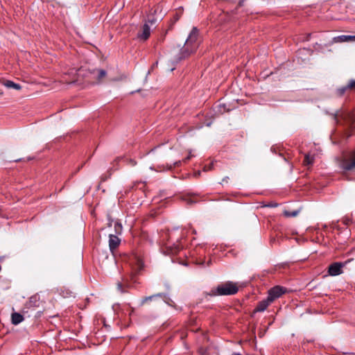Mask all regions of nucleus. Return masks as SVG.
Masks as SVG:
<instances>
[{"mask_svg":"<svg viewBox=\"0 0 355 355\" xmlns=\"http://www.w3.org/2000/svg\"><path fill=\"white\" fill-rule=\"evenodd\" d=\"M198 30L196 27H193L182 49L180 60L194 53L198 49Z\"/></svg>","mask_w":355,"mask_h":355,"instance_id":"obj_1","label":"nucleus"},{"mask_svg":"<svg viewBox=\"0 0 355 355\" xmlns=\"http://www.w3.org/2000/svg\"><path fill=\"white\" fill-rule=\"evenodd\" d=\"M238 291L239 288L236 283L227 282L218 285L216 288L211 289L209 295L211 296L231 295L236 294Z\"/></svg>","mask_w":355,"mask_h":355,"instance_id":"obj_2","label":"nucleus"},{"mask_svg":"<svg viewBox=\"0 0 355 355\" xmlns=\"http://www.w3.org/2000/svg\"><path fill=\"white\" fill-rule=\"evenodd\" d=\"M339 166L343 171H352L355 168V151L343 157L339 161Z\"/></svg>","mask_w":355,"mask_h":355,"instance_id":"obj_3","label":"nucleus"},{"mask_svg":"<svg viewBox=\"0 0 355 355\" xmlns=\"http://www.w3.org/2000/svg\"><path fill=\"white\" fill-rule=\"evenodd\" d=\"M133 272L136 274L138 273L144 267L142 259L136 254H133L127 257L126 260Z\"/></svg>","mask_w":355,"mask_h":355,"instance_id":"obj_4","label":"nucleus"},{"mask_svg":"<svg viewBox=\"0 0 355 355\" xmlns=\"http://www.w3.org/2000/svg\"><path fill=\"white\" fill-rule=\"evenodd\" d=\"M335 117L336 119L339 118L343 119L352 129H355V112H341L338 113Z\"/></svg>","mask_w":355,"mask_h":355,"instance_id":"obj_5","label":"nucleus"},{"mask_svg":"<svg viewBox=\"0 0 355 355\" xmlns=\"http://www.w3.org/2000/svg\"><path fill=\"white\" fill-rule=\"evenodd\" d=\"M286 291V288L283 286H274L268 291V300L272 302L275 299L279 297L282 294L285 293Z\"/></svg>","mask_w":355,"mask_h":355,"instance_id":"obj_6","label":"nucleus"},{"mask_svg":"<svg viewBox=\"0 0 355 355\" xmlns=\"http://www.w3.org/2000/svg\"><path fill=\"white\" fill-rule=\"evenodd\" d=\"M347 262H335L329 266L328 272L331 276H336L343 273V268Z\"/></svg>","mask_w":355,"mask_h":355,"instance_id":"obj_7","label":"nucleus"},{"mask_svg":"<svg viewBox=\"0 0 355 355\" xmlns=\"http://www.w3.org/2000/svg\"><path fill=\"white\" fill-rule=\"evenodd\" d=\"M351 92H355V80H350L347 85L340 87L337 89V94L339 96H343Z\"/></svg>","mask_w":355,"mask_h":355,"instance_id":"obj_8","label":"nucleus"},{"mask_svg":"<svg viewBox=\"0 0 355 355\" xmlns=\"http://www.w3.org/2000/svg\"><path fill=\"white\" fill-rule=\"evenodd\" d=\"M121 243V240L118 236L110 234L109 236V247L110 250L112 252V254H114L115 250L119 247Z\"/></svg>","mask_w":355,"mask_h":355,"instance_id":"obj_9","label":"nucleus"},{"mask_svg":"<svg viewBox=\"0 0 355 355\" xmlns=\"http://www.w3.org/2000/svg\"><path fill=\"white\" fill-rule=\"evenodd\" d=\"M40 305V295L36 294L31 296L29 300L26 302V307L28 309H34L39 307Z\"/></svg>","mask_w":355,"mask_h":355,"instance_id":"obj_10","label":"nucleus"},{"mask_svg":"<svg viewBox=\"0 0 355 355\" xmlns=\"http://www.w3.org/2000/svg\"><path fill=\"white\" fill-rule=\"evenodd\" d=\"M182 249V246L179 243L173 245L167 244L165 247L164 252L167 254H175Z\"/></svg>","mask_w":355,"mask_h":355,"instance_id":"obj_11","label":"nucleus"},{"mask_svg":"<svg viewBox=\"0 0 355 355\" xmlns=\"http://www.w3.org/2000/svg\"><path fill=\"white\" fill-rule=\"evenodd\" d=\"M150 35V28L147 24H145L142 27L141 32L138 33L137 37L140 40H146L149 37Z\"/></svg>","mask_w":355,"mask_h":355,"instance_id":"obj_12","label":"nucleus"},{"mask_svg":"<svg viewBox=\"0 0 355 355\" xmlns=\"http://www.w3.org/2000/svg\"><path fill=\"white\" fill-rule=\"evenodd\" d=\"M270 303H272V302L269 301L268 297H267L266 300L259 302V304H257V306H256V308L254 309V311L255 312L264 311L268 308V306H269V304Z\"/></svg>","mask_w":355,"mask_h":355,"instance_id":"obj_13","label":"nucleus"},{"mask_svg":"<svg viewBox=\"0 0 355 355\" xmlns=\"http://www.w3.org/2000/svg\"><path fill=\"white\" fill-rule=\"evenodd\" d=\"M335 42H347L355 41V35H339L334 38Z\"/></svg>","mask_w":355,"mask_h":355,"instance_id":"obj_14","label":"nucleus"},{"mask_svg":"<svg viewBox=\"0 0 355 355\" xmlns=\"http://www.w3.org/2000/svg\"><path fill=\"white\" fill-rule=\"evenodd\" d=\"M164 295V293H159L155 295H153L150 296L145 297L143 298L141 301L140 306H143L145 303L152 301L153 300L157 298V297H162Z\"/></svg>","mask_w":355,"mask_h":355,"instance_id":"obj_15","label":"nucleus"},{"mask_svg":"<svg viewBox=\"0 0 355 355\" xmlns=\"http://www.w3.org/2000/svg\"><path fill=\"white\" fill-rule=\"evenodd\" d=\"M12 323L18 324L24 320V317L19 313H13L11 316Z\"/></svg>","mask_w":355,"mask_h":355,"instance_id":"obj_16","label":"nucleus"},{"mask_svg":"<svg viewBox=\"0 0 355 355\" xmlns=\"http://www.w3.org/2000/svg\"><path fill=\"white\" fill-rule=\"evenodd\" d=\"M3 85L8 88H12L17 90L21 89V87L20 85L15 83L11 80H6L4 82Z\"/></svg>","mask_w":355,"mask_h":355,"instance_id":"obj_17","label":"nucleus"},{"mask_svg":"<svg viewBox=\"0 0 355 355\" xmlns=\"http://www.w3.org/2000/svg\"><path fill=\"white\" fill-rule=\"evenodd\" d=\"M300 213L299 210H295V211H284V215L286 217H295L298 215Z\"/></svg>","mask_w":355,"mask_h":355,"instance_id":"obj_18","label":"nucleus"},{"mask_svg":"<svg viewBox=\"0 0 355 355\" xmlns=\"http://www.w3.org/2000/svg\"><path fill=\"white\" fill-rule=\"evenodd\" d=\"M313 158L311 157L309 155H306L304 159V164L306 165H310L313 163Z\"/></svg>","mask_w":355,"mask_h":355,"instance_id":"obj_19","label":"nucleus"},{"mask_svg":"<svg viewBox=\"0 0 355 355\" xmlns=\"http://www.w3.org/2000/svg\"><path fill=\"white\" fill-rule=\"evenodd\" d=\"M106 76V71L103 69L98 71V79L100 80Z\"/></svg>","mask_w":355,"mask_h":355,"instance_id":"obj_20","label":"nucleus"},{"mask_svg":"<svg viewBox=\"0 0 355 355\" xmlns=\"http://www.w3.org/2000/svg\"><path fill=\"white\" fill-rule=\"evenodd\" d=\"M115 228H116V230L117 228H119V230H121L122 226H121V225L120 223H115Z\"/></svg>","mask_w":355,"mask_h":355,"instance_id":"obj_21","label":"nucleus"},{"mask_svg":"<svg viewBox=\"0 0 355 355\" xmlns=\"http://www.w3.org/2000/svg\"><path fill=\"white\" fill-rule=\"evenodd\" d=\"M277 206V205L276 203H275V204H269V205H266V207H275Z\"/></svg>","mask_w":355,"mask_h":355,"instance_id":"obj_22","label":"nucleus"},{"mask_svg":"<svg viewBox=\"0 0 355 355\" xmlns=\"http://www.w3.org/2000/svg\"><path fill=\"white\" fill-rule=\"evenodd\" d=\"M136 164H137V163H136V162H135V160H132V159H130V164L131 166H135V165H136Z\"/></svg>","mask_w":355,"mask_h":355,"instance_id":"obj_23","label":"nucleus"},{"mask_svg":"<svg viewBox=\"0 0 355 355\" xmlns=\"http://www.w3.org/2000/svg\"><path fill=\"white\" fill-rule=\"evenodd\" d=\"M117 286H118V288H119L121 292H123V291H122V284H121V283H118Z\"/></svg>","mask_w":355,"mask_h":355,"instance_id":"obj_24","label":"nucleus"},{"mask_svg":"<svg viewBox=\"0 0 355 355\" xmlns=\"http://www.w3.org/2000/svg\"><path fill=\"white\" fill-rule=\"evenodd\" d=\"M200 354H201L202 355H205V349H201L200 350Z\"/></svg>","mask_w":355,"mask_h":355,"instance_id":"obj_25","label":"nucleus"},{"mask_svg":"<svg viewBox=\"0 0 355 355\" xmlns=\"http://www.w3.org/2000/svg\"><path fill=\"white\" fill-rule=\"evenodd\" d=\"M148 21L150 22L151 24L155 23V20L154 19H148Z\"/></svg>","mask_w":355,"mask_h":355,"instance_id":"obj_26","label":"nucleus"},{"mask_svg":"<svg viewBox=\"0 0 355 355\" xmlns=\"http://www.w3.org/2000/svg\"><path fill=\"white\" fill-rule=\"evenodd\" d=\"M227 179H228V177H226V178L223 179V181L227 180Z\"/></svg>","mask_w":355,"mask_h":355,"instance_id":"obj_27","label":"nucleus"},{"mask_svg":"<svg viewBox=\"0 0 355 355\" xmlns=\"http://www.w3.org/2000/svg\"><path fill=\"white\" fill-rule=\"evenodd\" d=\"M227 179H228V177H226V178L223 179V181L227 180Z\"/></svg>","mask_w":355,"mask_h":355,"instance_id":"obj_28","label":"nucleus"},{"mask_svg":"<svg viewBox=\"0 0 355 355\" xmlns=\"http://www.w3.org/2000/svg\"><path fill=\"white\" fill-rule=\"evenodd\" d=\"M227 179H228V177H226V178L223 179V181L227 180Z\"/></svg>","mask_w":355,"mask_h":355,"instance_id":"obj_29","label":"nucleus"},{"mask_svg":"<svg viewBox=\"0 0 355 355\" xmlns=\"http://www.w3.org/2000/svg\"><path fill=\"white\" fill-rule=\"evenodd\" d=\"M232 355H241V354H234Z\"/></svg>","mask_w":355,"mask_h":355,"instance_id":"obj_30","label":"nucleus"}]
</instances>
